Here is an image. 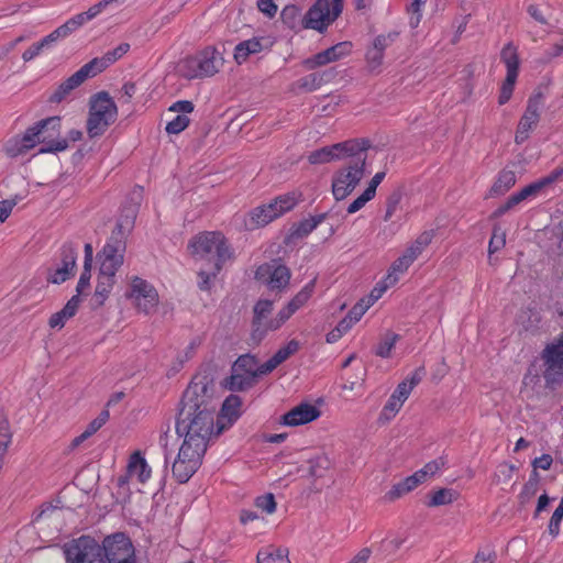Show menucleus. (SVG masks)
<instances>
[{"mask_svg": "<svg viewBox=\"0 0 563 563\" xmlns=\"http://www.w3.org/2000/svg\"><path fill=\"white\" fill-rule=\"evenodd\" d=\"M255 506L264 512L271 515L276 510V503L273 494H265L255 499Z\"/></svg>", "mask_w": 563, "mask_h": 563, "instance_id": "55", "label": "nucleus"}, {"mask_svg": "<svg viewBox=\"0 0 563 563\" xmlns=\"http://www.w3.org/2000/svg\"><path fill=\"white\" fill-rule=\"evenodd\" d=\"M129 49L130 44L121 43L114 49L107 52L102 57L93 58L89 62V64L92 65V68L96 71V74H99L107 67H109L111 64L120 59L124 54L129 52Z\"/></svg>", "mask_w": 563, "mask_h": 563, "instance_id": "35", "label": "nucleus"}, {"mask_svg": "<svg viewBox=\"0 0 563 563\" xmlns=\"http://www.w3.org/2000/svg\"><path fill=\"white\" fill-rule=\"evenodd\" d=\"M109 411L102 410L97 418H95L85 429L87 434L93 435L99 429H101L109 420Z\"/></svg>", "mask_w": 563, "mask_h": 563, "instance_id": "60", "label": "nucleus"}, {"mask_svg": "<svg viewBox=\"0 0 563 563\" xmlns=\"http://www.w3.org/2000/svg\"><path fill=\"white\" fill-rule=\"evenodd\" d=\"M128 476L135 478L139 483H146L152 475V468L140 451L133 452L126 465Z\"/></svg>", "mask_w": 563, "mask_h": 563, "instance_id": "32", "label": "nucleus"}, {"mask_svg": "<svg viewBox=\"0 0 563 563\" xmlns=\"http://www.w3.org/2000/svg\"><path fill=\"white\" fill-rule=\"evenodd\" d=\"M563 519V501L554 510L548 526L549 533L555 538L560 533L561 522Z\"/></svg>", "mask_w": 563, "mask_h": 563, "instance_id": "52", "label": "nucleus"}, {"mask_svg": "<svg viewBox=\"0 0 563 563\" xmlns=\"http://www.w3.org/2000/svg\"><path fill=\"white\" fill-rule=\"evenodd\" d=\"M299 350V342L297 340H290L285 346L280 347L274 355V361L282 364L290 355L295 354Z\"/></svg>", "mask_w": 563, "mask_h": 563, "instance_id": "51", "label": "nucleus"}, {"mask_svg": "<svg viewBox=\"0 0 563 563\" xmlns=\"http://www.w3.org/2000/svg\"><path fill=\"white\" fill-rule=\"evenodd\" d=\"M256 362H255V358L253 356H250V355H243V356H240L232 369H234L235 372H249V371H256Z\"/></svg>", "mask_w": 563, "mask_h": 563, "instance_id": "59", "label": "nucleus"}, {"mask_svg": "<svg viewBox=\"0 0 563 563\" xmlns=\"http://www.w3.org/2000/svg\"><path fill=\"white\" fill-rule=\"evenodd\" d=\"M223 56L213 46H207L195 55L177 63L176 71L186 79L206 78L216 75L223 66Z\"/></svg>", "mask_w": 563, "mask_h": 563, "instance_id": "4", "label": "nucleus"}, {"mask_svg": "<svg viewBox=\"0 0 563 563\" xmlns=\"http://www.w3.org/2000/svg\"><path fill=\"white\" fill-rule=\"evenodd\" d=\"M410 394L409 385L407 386L406 384H398L387 402L384 405L379 413L378 421L386 423L393 420L400 411Z\"/></svg>", "mask_w": 563, "mask_h": 563, "instance_id": "29", "label": "nucleus"}, {"mask_svg": "<svg viewBox=\"0 0 563 563\" xmlns=\"http://www.w3.org/2000/svg\"><path fill=\"white\" fill-rule=\"evenodd\" d=\"M205 453L183 442L172 465L174 478L180 484L187 483L200 467Z\"/></svg>", "mask_w": 563, "mask_h": 563, "instance_id": "13", "label": "nucleus"}, {"mask_svg": "<svg viewBox=\"0 0 563 563\" xmlns=\"http://www.w3.org/2000/svg\"><path fill=\"white\" fill-rule=\"evenodd\" d=\"M321 416L318 406L310 402H300L280 416L279 424L285 427H299L317 420Z\"/></svg>", "mask_w": 563, "mask_h": 563, "instance_id": "23", "label": "nucleus"}, {"mask_svg": "<svg viewBox=\"0 0 563 563\" xmlns=\"http://www.w3.org/2000/svg\"><path fill=\"white\" fill-rule=\"evenodd\" d=\"M540 119V102L537 99L528 101L525 113L522 114L515 135V142L522 144L530 135V132L537 125Z\"/></svg>", "mask_w": 563, "mask_h": 563, "instance_id": "27", "label": "nucleus"}, {"mask_svg": "<svg viewBox=\"0 0 563 563\" xmlns=\"http://www.w3.org/2000/svg\"><path fill=\"white\" fill-rule=\"evenodd\" d=\"M369 141L362 139L360 145L345 158L347 162L332 176V194L335 200H344L367 174L366 159Z\"/></svg>", "mask_w": 563, "mask_h": 563, "instance_id": "3", "label": "nucleus"}, {"mask_svg": "<svg viewBox=\"0 0 563 563\" xmlns=\"http://www.w3.org/2000/svg\"><path fill=\"white\" fill-rule=\"evenodd\" d=\"M12 434L8 419L0 415V470L2 468L4 456L11 444Z\"/></svg>", "mask_w": 563, "mask_h": 563, "instance_id": "42", "label": "nucleus"}, {"mask_svg": "<svg viewBox=\"0 0 563 563\" xmlns=\"http://www.w3.org/2000/svg\"><path fill=\"white\" fill-rule=\"evenodd\" d=\"M433 232L424 231L412 241L400 256H398L388 269V279L391 283H398L401 275H404L411 264L422 254V252L432 242Z\"/></svg>", "mask_w": 563, "mask_h": 563, "instance_id": "12", "label": "nucleus"}, {"mask_svg": "<svg viewBox=\"0 0 563 563\" xmlns=\"http://www.w3.org/2000/svg\"><path fill=\"white\" fill-rule=\"evenodd\" d=\"M268 40L265 37H252L240 42L235 48L233 58L236 64L242 65L249 57L257 55L268 47Z\"/></svg>", "mask_w": 563, "mask_h": 563, "instance_id": "30", "label": "nucleus"}, {"mask_svg": "<svg viewBox=\"0 0 563 563\" xmlns=\"http://www.w3.org/2000/svg\"><path fill=\"white\" fill-rule=\"evenodd\" d=\"M189 118L184 114H177L172 121L166 124V132L168 134H179L189 125Z\"/></svg>", "mask_w": 563, "mask_h": 563, "instance_id": "50", "label": "nucleus"}, {"mask_svg": "<svg viewBox=\"0 0 563 563\" xmlns=\"http://www.w3.org/2000/svg\"><path fill=\"white\" fill-rule=\"evenodd\" d=\"M316 286V279L310 280L306 284L302 289L297 292L289 302L282 308L277 314L276 320L273 322V328H282L287 320L291 318L294 313H296L300 308L306 306V303L311 298Z\"/></svg>", "mask_w": 563, "mask_h": 563, "instance_id": "24", "label": "nucleus"}, {"mask_svg": "<svg viewBox=\"0 0 563 563\" xmlns=\"http://www.w3.org/2000/svg\"><path fill=\"white\" fill-rule=\"evenodd\" d=\"M445 463L446 462L443 457L428 462L422 468L418 470L412 475L394 485L387 493V497L390 500H394L413 490L420 484L424 483L429 477L439 473L445 466Z\"/></svg>", "mask_w": 563, "mask_h": 563, "instance_id": "16", "label": "nucleus"}, {"mask_svg": "<svg viewBox=\"0 0 563 563\" xmlns=\"http://www.w3.org/2000/svg\"><path fill=\"white\" fill-rule=\"evenodd\" d=\"M516 180L515 172L508 169L499 172L489 190V195L492 197H497L506 194L516 184Z\"/></svg>", "mask_w": 563, "mask_h": 563, "instance_id": "38", "label": "nucleus"}, {"mask_svg": "<svg viewBox=\"0 0 563 563\" xmlns=\"http://www.w3.org/2000/svg\"><path fill=\"white\" fill-rule=\"evenodd\" d=\"M300 194L295 191L278 196L266 205L254 208L245 222L249 229L264 227L284 213L292 210L300 200Z\"/></svg>", "mask_w": 563, "mask_h": 563, "instance_id": "7", "label": "nucleus"}, {"mask_svg": "<svg viewBox=\"0 0 563 563\" xmlns=\"http://www.w3.org/2000/svg\"><path fill=\"white\" fill-rule=\"evenodd\" d=\"M92 65L89 63L81 66L74 75L63 81L51 97L52 102H60L68 93L80 86L87 78L96 76Z\"/></svg>", "mask_w": 563, "mask_h": 563, "instance_id": "28", "label": "nucleus"}, {"mask_svg": "<svg viewBox=\"0 0 563 563\" xmlns=\"http://www.w3.org/2000/svg\"><path fill=\"white\" fill-rule=\"evenodd\" d=\"M257 377L255 371L249 372H235L232 369V374L227 382V387L230 390H243L253 385L255 378Z\"/></svg>", "mask_w": 563, "mask_h": 563, "instance_id": "39", "label": "nucleus"}, {"mask_svg": "<svg viewBox=\"0 0 563 563\" xmlns=\"http://www.w3.org/2000/svg\"><path fill=\"white\" fill-rule=\"evenodd\" d=\"M134 213V210H132L130 217H126L124 220H121L117 224V231L113 232L110 240L103 246L99 255L100 274L115 277L118 269L122 266L125 252V242L122 238H117V235H122L123 230H129L133 225Z\"/></svg>", "mask_w": 563, "mask_h": 563, "instance_id": "5", "label": "nucleus"}, {"mask_svg": "<svg viewBox=\"0 0 563 563\" xmlns=\"http://www.w3.org/2000/svg\"><path fill=\"white\" fill-rule=\"evenodd\" d=\"M124 298L134 309L145 314L152 313L159 303V295L155 286L136 275L128 278Z\"/></svg>", "mask_w": 563, "mask_h": 563, "instance_id": "8", "label": "nucleus"}, {"mask_svg": "<svg viewBox=\"0 0 563 563\" xmlns=\"http://www.w3.org/2000/svg\"><path fill=\"white\" fill-rule=\"evenodd\" d=\"M545 369L543 377L548 386L563 382V334L548 344L542 352Z\"/></svg>", "mask_w": 563, "mask_h": 563, "instance_id": "17", "label": "nucleus"}, {"mask_svg": "<svg viewBox=\"0 0 563 563\" xmlns=\"http://www.w3.org/2000/svg\"><path fill=\"white\" fill-rule=\"evenodd\" d=\"M68 35H70L68 33V31L66 30L65 25L62 24L60 26H58L57 29H55L52 33H49L48 35L44 36L42 40H41V45L42 46H45L46 48H49L54 43H56L58 40L60 38H65L67 37Z\"/></svg>", "mask_w": 563, "mask_h": 563, "instance_id": "54", "label": "nucleus"}, {"mask_svg": "<svg viewBox=\"0 0 563 563\" xmlns=\"http://www.w3.org/2000/svg\"><path fill=\"white\" fill-rule=\"evenodd\" d=\"M112 3H123V0H101L98 3L90 7L86 12V16L89 21L98 16L106 8H108Z\"/></svg>", "mask_w": 563, "mask_h": 563, "instance_id": "58", "label": "nucleus"}, {"mask_svg": "<svg viewBox=\"0 0 563 563\" xmlns=\"http://www.w3.org/2000/svg\"><path fill=\"white\" fill-rule=\"evenodd\" d=\"M114 285V277L100 274L98 275V282L96 286L95 297L100 305L104 302Z\"/></svg>", "mask_w": 563, "mask_h": 563, "instance_id": "44", "label": "nucleus"}, {"mask_svg": "<svg viewBox=\"0 0 563 563\" xmlns=\"http://www.w3.org/2000/svg\"><path fill=\"white\" fill-rule=\"evenodd\" d=\"M118 117V108L113 99L107 92H98L90 100L87 132L90 137L102 135L114 123Z\"/></svg>", "mask_w": 563, "mask_h": 563, "instance_id": "6", "label": "nucleus"}, {"mask_svg": "<svg viewBox=\"0 0 563 563\" xmlns=\"http://www.w3.org/2000/svg\"><path fill=\"white\" fill-rule=\"evenodd\" d=\"M29 130H33V132L36 133L34 136L35 145L42 144L40 153H57L63 152L68 147L67 140L59 137V117H49L40 120L30 126Z\"/></svg>", "mask_w": 563, "mask_h": 563, "instance_id": "9", "label": "nucleus"}, {"mask_svg": "<svg viewBox=\"0 0 563 563\" xmlns=\"http://www.w3.org/2000/svg\"><path fill=\"white\" fill-rule=\"evenodd\" d=\"M459 497V493L452 488H440L433 492L428 501L429 507H438L452 504Z\"/></svg>", "mask_w": 563, "mask_h": 563, "instance_id": "41", "label": "nucleus"}, {"mask_svg": "<svg viewBox=\"0 0 563 563\" xmlns=\"http://www.w3.org/2000/svg\"><path fill=\"white\" fill-rule=\"evenodd\" d=\"M386 174L385 172H378L376 173L372 179L369 180L367 187L365 190L356 198L354 199L347 207L346 211L347 213L352 214L361 210L368 201H371L375 195L376 189L379 186V184L384 180Z\"/></svg>", "mask_w": 563, "mask_h": 563, "instance_id": "33", "label": "nucleus"}, {"mask_svg": "<svg viewBox=\"0 0 563 563\" xmlns=\"http://www.w3.org/2000/svg\"><path fill=\"white\" fill-rule=\"evenodd\" d=\"M64 554L66 563H106L101 545L87 536L66 543Z\"/></svg>", "mask_w": 563, "mask_h": 563, "instance_id": "11", "label": "nucleus"}, {"mask_svg": "<svg viewBox=\"0 0 563 563\" xmlns=\"http://www.w3.org/2000/svg\"><path fill=\"white\" fill-rule=\"evenodd\" d=\"M60 518V511L55 509V508H52V507H47L43 510H41L33 519V522L35 525L38 526V528H41V526L43 523H46V522H55L57 521L58 519Z\"/></svg>", "mask_w": 563, "mask_h": 563, "instance_id": "48", "label": "nucleus"}, {"mask_svg": "<svg viewBox=\"0 0 563 563\" xmlns=\"http://www.w3.org/2000/svg\"><path fill=\"white\" fill-rule=\"evenodd\" d=\"M290 271L278 261H272L257 267L255 277L271 290L285 289L290 280Z\"/></svg>", "mask_w": 563, "mask_h": 563, "instance_id": "20", "label": "nucleus"}, {"mask_svg": "<svg viewBox=\"0 0 563 563\" xmlns=\"http://www.w3.org/2000/svg\"><path fill=\"white\" fill-rule=\"evenodd\" d=\"M77 253L71 244L60 249L59 262L49 269L47 280L52 284H62L69 278L76 267Z\"/></svg>", "mask_w": 563, "mask_h": 563, "instance_id": "22", "label": "nucleus"}, {"mask_svg": "<svg viewBox=\"0 0 563 563\" xmlns=\"http://www.w3.org/2000/svg\"><path fill=\"white\" fill-rule=\"evenodd\" d=\"M188 249L196 258L214 261L210 271L200 269L198 273L199 288L210 289L212 279L219 274L222 265L232 257L224 236L219 232H201L191 239Z\"/></svg>", "mask_w": 563, "mask_h": 563, "instance_id": "2", "label": "nucleus"}, {"mask_svg": "<svg viewBox=\"0 0 563 563\" xmlns=\"http://www.w3.org/2000/svg\"><path fill=\"white\" fill-rule=\"evenodd\" d=\"M36 133L33 130H25L21 135L10 137L4 144V152L10 157H18L26 154L30 150L34 148Z\"/></svg>", "mask_w": 563, "mask_h": 563, "instance_id": "31", "label": "nucleus"}, {"mask_svg": "<svg viewBox=\"0 0 563 563\" xmlns=\"http://www.w3.org/2000/svg\"><path fill=\"white\" fill-rule=\"evenodd\" d=\"M500 59L505 64L507 70L506 78L500 87L498 97V103L503 106L510 100L519 75L520 62L518 47L511 42L507 43L500 52Z\"/></svg>", "mask_w": 563, "mask_h": 563, "instance_id": "15", "label": "nucleus"}, {"mask_svg": "<svg viewBox=\"0 0 563 563\" xmlns=\"http://www.w3.org/2000/svg\"><path fill=\"white\" fill-rule=\"evenodd\" d=\"M563 176V167L555 168L552 170L548 176L538 179L537 181H533L529 184L528 186L523 187L521 190L515 192L511 195L507 201L500 206L496 213L498 216H501L516 207L517 205L521 203L522 201L537 197L543 188L547 186L555 183Z\"/></svg>", "mask_w": 563, "mask_h": 563, "instance_id": "18", "label": "nucleus"}, {"mask_svg": "<svg viewBox=\"0 0 563 563\" xmlns=\"http://www.w3.org/2000/svg\"><path fill=\"white\" fill-rule=\"evenodd\" d=\"M324 82V74H309L298 80V86L307 91H313Z\"/></svg>", "mask_w": 563, "mask_h": 563, "instance_id": "45", "label": "nucleus"}, {"mask_svg": "<svg viewBox=\"0 0 563 563\" xmlns=\"http://www.w3.org/2000/svg\"><path fill=\"white\" fill-rule=\"evenodd\" d=\"M398 335L395 333H387L376 347V354L380 357H389L393 349L395 347Z\"/></svg>", "mask_w": 563, "mask_h": 563, "instance_id": "46", "label": "nucleus"}, {"mask_svg": "<svg viewBox=\"0 0 563 563\" xmlns=\"http://www.w3.org/2000/svg\"><path fill=\"white\" fill-rule=\"evenodd\" d=\"M301 16L300 9L296 5H287L282 12L283 21L290 27H295Z\"/></svg>", "mask_w": 563, "mask_h": 563, "instance_id": "56", "label": "nucleus"}, {"mask_svg": "<svg viewBox=\"0 0 563 563\" xmlns=\"http://www.w3.org/2000/svg\"><path fill=\"white\" fill-rule=\"evenodd\" d=\"M87 22H89L88 18L86 16L85 12H81L68 19L64 25L68 33L71 34Z\"/></svg>", "mask_w": 563, "mask_h": 563, "instance_id": "61", "label": "nucleus"}, {"mask_svg": "<svg viewBox=\"0 0 563 563\" xmlns=\"http://www.w3.org/2000/svg\"><path fill=\"white\" fill-rule=\"evenodd\" d=\"M371 306L368 303H366L365 300H362L360 301L358 303H356L349 312V314L346 316L349 319L352 320V322H354V324L361 320V318L363 317V314L366 312V310L369 308Z\"/></svg>", "mask_w": 563, "mask_h": 563, "instance_id": "64", "label": "nucleus"}, {"mask_svg": "<svg viewBox=\"0 0 563 563\" xmlns=\"http://www.w3.org/2000/svg\"><path fill=\"white\" fill-rule=\"evenodd\" d=\"M506 244V234L500 228H495L489 241L488 252L494 254L501 250Z\"/></svg>", "mask_w": 563, "mask_h": 563, "instance_id": "53", "label": "nucleus"}, {"mask_svg": "<svg viewBox=\"0 0 563 563\" xmlns=\"http://www.w3.org/2000/svg\"><path fill=\"white\" fill-rule=\"evenodd\" d=\"M396 34L378 35L374 38L371 48L384 53L385 49L394 42Z\"/></svg>", "mask_w": 563, "mask_h": 563, "instance_id": "63", "label": "nucleus"}, {"mask_svg": "<svg viewBox=\"0 0 563 563\" xmlns=\"http://www.w3.org/2000/svg\"><path fill=\"white\" fill-rule=\"evenodd\" d=\"M195 107L194 103L189 100H179L174 102L169 108L168 111L175 112L177 114H184L187 115L194 111Z\"/></svg>", "mask_w": 563, "mask_h": 563, "instance_id": "62", "label": "nucleus"}, {"mask_svg": "<svg viewBox=\"0 0 563 563\" xmlns=\"http://www.w3.org/2000/svg\"><path fill=\"white\" fill-rule=\"evenodd\" d=\"M214 408L208 384L202 380L190 383L184 393L183 409L176 423V432L184 443L207 451L214 428Z\"/></svg>", "mask_w": 563, "mask_h": 563, "instance_id": "1", "label": "nucleus"}, {"mask_svg": "<svg viewBox=\"0 0 563 563\" xmlns=\"http://www.w3.org/2000/svg\"><path fill=\"white\" fill-rule=\"evenodd\" d=\"M101 548L107 563H136L133 543L124 533L108 536Z\"/></svg>", "mask_w": 563, "mask_h": 563, "instance_id": "14", "label": "nucleus"}, {"mask_svg": "<svg viewBox=\"0 0 563 563\" xmlns=\"http://www.w3.org/2000/svg\"><path fill=\"white\" fill-rule=\"evenodd\" d=\"M324 219L325 214H318L294 223L290 228L289 239L299 240L308 236Z\"/></svg>", "mask_w": 563, "mask_h": 563, "instance_id": "36", "label": "nucleus"}, {"mask_svg": "<svg viewBox=\"0 0 563 563\" xmlns=\"http://www.w3.org/2000/svg\"><path fill=\"white\" fill-rule=\"evenodd\" d=\"M563 176V167L555 168L552 170L548 176L538 179L537 181H533L529 184L528 186L523 187L521 190L515 192L511 195L507 201L500 206L496 213L498 216H501L516 207L517 205L521 203L522 201L537 197L543 188L547 186L555 183Z\"/></svg>", "mask_w": 563, "mask_h": 563, "instance_id": "19", "label": "nucleus"}, {"mask_svg": "<svg viewBox=\"0 0 563 563\" xmlns=\"http://www.w3.org/2000/svg\"><path fill=\"white\" fill-rule=\"evenodd\" d=\"M352 52V43L351 42H340L335 45L309 57L302 62V65L307 69H314L320 66H324L327 64L340 60Z\"/></svg>", "mask_w": 563, "mask_h": 563, "instance_id": "25", "label": "nucleus"}, {"mask_svg": "<svg viewBox=\"0 0 563 563\" xmlns=\"http://www.w3.org/2000/svg\"><path fill=\"white\" fill-rule=\"evenodd\" d=\"M331 466V460L325 454H320L309 461V473L312 477L321 478Z\"/></svg>", "mask_w": 563, "mask_h": 563, "instance_id": "43", "label": "nucleus"}, {"mask_svg": "<svg viewBox=\"0 0 563 563\" xmlns=\"http://www.w3.org/2000/svg\"><path fill=\"white\" fill-rule=\"evenodd\" d=\"M273 310V301L268 299H261L254 306V318H253V338L262 340L267 332L278 330L279 328H273V322L276 320V316L269 318Z\"/></svg>", "mask_w": 563, "mask_h": 563, "instance_id": "26", "label": "nucleus"}, {"mask_svg": "<svg viewBox=\"0 0 563 563\" xmlns=\"http://www.w3.org/2000/svg\"><path fill=\"white\" fill-rule=\"evenodd\" d=\"M361 140H349L345 142L336 143L331 146L311 152L308 156L310 164H325L335 159H345L349 155L360 145Z\"/></svg>", "mask_w": 563, "mask_h": 563, "instance_id": "21", "label": "nucleus"}, {"mask_svg": "<svg viewBox=\"0 0 563 563\" xmlns=\"http://www.w3.org/2000/svg\"><path fill=\"white\" fill-rule=\"evenodd\" d=\"M80 305V298L78 295H74L64 308L51 316L48 324L53 329H62L65 323L73 318Z\"/></svg>", "mask_w": 563, "mask_h": 563, "instance_id": "34", "label": "nucleus"}, {"mask_svg": "<svg viewBox=\"0 0 563 563\" xmlns=\"http://www.w3.org/2000/svg\"><path fill=\"white\" fill-rule=\"evenodd\" d=\"M342 10V0H317L306 13L302 25L305 29L323 32L336 20Z\"/></svg>", "mask_w": 563, "mask_h": 563, "instance_id": "10", "label": "nucleus"}, {"mask_svg": "<svg viewBox=\"0 0 563 563\" xmlns=\"http://www.w3.org/2000/svg\"><path fill=\"white\" fill-rule=\"evenodd\" d=\"M257 563H290L288 550L268 545L258 551Z\"/></svg>", "mask_w": 563, "mask_h": 563, "instance_id": "37", "label": "nucleus"}, {"mask_svg": "<svg viewBox=\"0 0 563 563\" xmlns=\"http://www.w3.org/2000/svg\"><path fill=\"white\" fill-rule=\"evenodd\" d=\"M396 284L397 283H391V280L388 279V273H387L386 276L379 283H377V285L373 288V290L371 291V294L368 296V299L366 300V303L372 306L375 301H377L384 295V292L388 288L395 286Z\"/></svg>", "mask_w": 563, "mask_h": 563, "instance_id": "47", "label": "nucleus"}, {"mask_svg": "<svg viewBox=\"0 0 563 563\" xmlns=\"http://www.w3.org/2000/svg\"><path fill=\"white\" fill-rule=\"evenodd\" d=\"M365 59L371 73H379L384 59V53L369 47L366 52Z\"/></svg>", "mask_w": 563, "mask_h": 563, "instance_id": "49", "label": "nucleus"}, {"mask_svg": "<svg viewBox=\"0 0 563 563\" xmlns=\"http://www.w3.org/2000/svg\"><path fill=\"white\" fill-rule=\"evenodd\" d=\"M427 0H411L410 5L408 7V11L411 14L410 16V25L412 27H417L421 20L422 8Z\"/></svg>", "mask_w": 563, "mask_h": 563, "instance_id": "57", "label": "nucleus"}, {"mask_svg": "<svg viewBox=\"0 0 563 563\" xmlns=\"http://www.w3.org/2000/svg\"><path fill=\"white\" fill-rule=\"evenodd\" d=\"M241 398L230 395L222 404L220 419H227L229 423L234 422L241 415Z\"/></svg>", "mask_w": 563, "mask_h": 563, "instance_id": "40", "label": "nucleus"}]
</instances>
